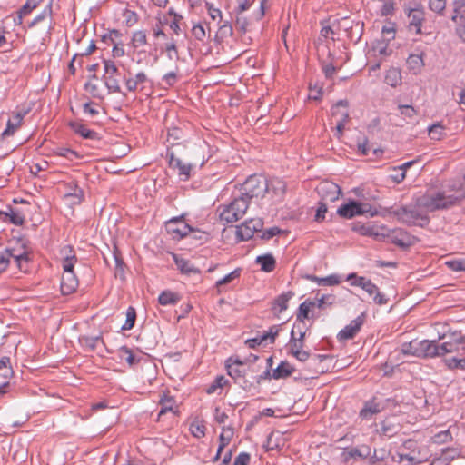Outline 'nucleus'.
Listing matches in <instances>:
<instances>
[{
  "label": "nucleus",
  "instance_id": "obj_43",
  "mask_svg": "<svg viewBox=\"0 0 465 465\" xmlns=\"http://www.w3.org/2000/svg\"><path fill=\"white\" fill-rule=\"evenodd\" d=\"M118 352H119V357L121 358V360L125 361L129 364V366H133L138 362V360H136L132 350L129 349L127 346H122L119 349Z\"/></svg>",
  "mask_w": 465,
  "mask_h": 465
},
{
  "label": "nucleus",
  "instance_id": "obj_53",
  "mask_svg": "<svg viewBox=\"0 0 465 465\" xmlns=\"http://www.w3.org/2000/svg\"><path fill=\"white\" fill-rule=\"evenodd\" d=\"M13 249V255H10V258H14L17 267L20 270H23V263H26L29 261V254L27 252L23 251L22 252L16 253L15 250Z\"/></svg>",
  "mask_w": 465,
  "mask_h": 465
},
{
  "label": "nucleus",
  "instance_id": "obj_37",
  "mask_svg": "<svg viewBox=\"0 0 465 465\" xmlns=\"http://www.w3.org/2000/svg\"><path fill=\"white\" fill-rule=\"evenodd\" d=\"M407 64L409 68L415 73L420 72L424 66L423 53L420 54H410L407 59Z\"/></svg>",
  "mask_w": 465,
  "mask_h": 465
},
{
  "label": "nucleus",
  "instance_id": "obj_18",
  "mask_svg": "<svg viewBox=\"0 0 465 465\" xmlns=\"http://www.w3.org/2000/svg\"><path fill=\"white\" fill-rule=\"evenodd\" d=\"M267 193H272L273 197L277 198V200H281L283 197L286 191V183L282 180L277 177H272L271 179H267Z\"/></svg>",
  "mask_w": 465,
  "mask_h": 465
},
{
  "label": "nucleus",
  "instance_id": "obj_6",
  "mask_svg": "<svg viewBox=\"0 0 465 465\" xmlns=\"http://www.w3.org/2000/svg\"><path fill=\"white\" fill-rule=\"evenodd\" d=\"M378 213L377 208L372 207L370 203L355 200H350L337 209V214L344 219H351L355 216L364 214L370 217H375Z\"/></svg>",
  "mask_w": 465,
  "mask_h": 465
},
{
  "label": "nucleus",
  "instance_id": "obj_39",
  "mask_svg": "<svg viewBox=\"0 0 465 465\" xmlns=\"http://www.w3.org/2000/svg\"><path fill=\"white\" fill-rule=\"evenodd\" d=\"M444 130L445 127L440 123H436L428 128V133L430 139L440 141L446 136Z\"/></svg>",
  "mask_w": 465,
  "mask_h": 465
},
{
  "label": "nucleus",
  "instance_id": "obj_11",
  "mask_svg": "<svg viewBox=\"0 0 465 465\" xmlns=\"http://www.w3.org/2000/svg\"><path fill=\"white\" fill-rule=\"evenodd\" d=\"M165 229L173 240H181L187 237L193 227L184 221V214L173 217L165 223Z\"/></svg>",
  "mask_w": 465,
  "mask_h": 465
},
{
  "label": "nucleus",
  "instance_id": "obj_10",
  "mask_svg": "<svg viewBox=\"0 0 465 465\" xmlns=\"http://www.w3.org/2000/svg\"><path fill=\"white\" fill-rule=\"evenodd\" d=\"M243 365L244 362L239 357H230L225 361L227 374L244 390H248L252 384L244 379Z\"/></svg>",
  "mask_w": 465,
  "mask_h": 465
},
{
  "label": "nucleus",
  "instance_id": "obj_2",
  "mask_svg": "<svg viewBox=\"0 0 465 465\" xmlns=\"http://www.w3.org/2000/svg\"><path fill=\"white\" fill-rule=\"evenodd\" d=\"M465 199V191L460 190L458 194L446 195L444 192L426 193L418 198L420 206L427 212L452 207Z\"/></svg>",
  "mask_w": 465,
  "mask_h": 465
},
{
  "label": "nucleus",
  "instance_id": "obj_12",
  "mask_svg": "<svg viewBox=\"0 0 465 465\" xmlns=\"http://www.w3.org/2000/svg\"><path fill=\"white\" fill-rule=\"evenodd\" d=\"M104 72H105V75L104 76V84H105V86L107 87V89L109 90V92L121 93L124 95H125V94L122 92V89H121L120 84H119V80L116 77L119 71H118V68H117L116 64H114V62H113L111 60H104Z\"/></svg>",
  "mask_w": 465,
  "mask_h": 465
},
{
  "label": "nucleus",
  "instance_id": "obj_24",
  "mask_svg": "<svg viewBox=\"0 0 465 465\" xmlns=\"http://www.w3.org/2000/svg\"><path fill=\"white\" fill-rule=\"evenodd\" d=\"M294 371L295 369L288 361H282L277 368L273 370L272 377L274 380L286 379L290 377Z\"/></svg>",
  "mask_w": 465,
  "mask_h": 465
},
{
  "label": "nucleus",
  "instance_id": "obj_47",
  "mask_svg": "<svg viewBox=\"0 0 465 465\" xmlns=\"http://www.w3.org/2000/svg\"><path fill=\"white\" fill-rule=\"evenodd\" d=\"M13 374L10 358L4 356L0 359V375L4 378H8Z\"/></svg>",
  "mask_w": 465,
  "mask_h": 465
},
{
  "label": "nucleus",
  "instance_id": "obj_15",
  "mask_svg": "<svg viewBox=\"0 0 465 465\" xmlns=\"http://www.w3.org/2000/svg\"><path fill=\"white\" fill-rule=\"evenodd\" d=\"M64 273L61 279V292L64 295H69L74 292L78 287V279L74 272V268H63Z\"/></svg>",
  "mask_w": 465,
  "mask_h": 465
},
{
  "label": "nucleus",
  "instance_id": "obj_5",
  "mask_svg": "<svg viewBox=\"0 0 465 465\" xmlns=\"http://www.w3.org/2000/svg\"><path fill=\"white\" fill-rule=\"evenodd\" d=\"M267 191V178L262 175L253 174L249 176L242 184L240 195L250 203L253 198H262Z\"/></svg>",
  "mask_w": 465,
  "mask_h": 465
},
{
  "label": "nucleus",
  "instance_id": "obj_19",
  "mask_svg": "<svg viewBox=\"0 0 465 465\" xmlns=\"http://www.w3.org/2000/svg\"><path fill=\"white\" fill-rule=\"evenodd\" d=\"M70 127L74 132L84 139L99 140V134L94 130L87 128L85 124L79 121H74L69 123Z\"/></svg>",
  "mask_w": 465,
  "mask_h": 465
},
{
  "label": "nucleus",
  "instance_id": "obj_27",
  "mask_svg": "<svg viewBox=\"0 0 465 465\" xmlns=\"http://www.w3.org/2000/svg\"><path fill=\"white\" fill-rule=\"evenodd\" d=\"M61 254L63 256V268H74V263L77 261L74 251L72 246L66 245L61 250Z\"/></svg>",
  "mask_w": 465,
  "mask_h": 465
},
{
  "label": "nucleus",
  "instance_id": "obj_64",
  "mask_svg": "<svg viewBox=\"0 0 465 465\" xmlns=\"http://www.w3.org/2000/svg\"><path fill=\"white\" fill-rule=\"evenodd\" d=\"M251 456L247 452H241L234 460L233 465H248Z\"/></svg>",
  "mask_w": 465,
  "mask_h": 465
},
{
  "label": "nucleus",
  "instance_id": "obj_9",
  "mask_svg": "<svg viewBox=\"0 0 465 465\" xmlns=\"http://www.w3.org/2000/svg\"><path fill=\"white\" fill-rule=\"evenodd\" d=\"M432 342L430 340L404 342L401 351L403 355H411L420 358H432Z\"/></svg>",
  "mask_w": 465,
  "mask_h": 465
},
{
  "label": "nucleus",
  "instance_id": "obj_34",
  "mask_svg": "<svg viewBox=\"0 0 465 465\" xmlns=\"http://www.w3.org/2000/svg\"><path fill=\"white\" fill-rule=\"evenodd\" d=\"M315 305H316V302H313L311 300H306L305 302L301 303L299 306L298 312H297V317H296L297 321L303 322L304 320L309 319L310 318L309 313H310L311 308L314 307Z\"/></svg>",
  "mask_w": 465,
  "mask_h": 465
},
{
  "label": "nucleus",
  "instance_id": "obj_40",
  "mask_svg": "<svg viewBox=\"0 0 465 465\" xmlns=\"http://www.w3.org/2000/svg\"><path fill=\"white\" fill-rule=\"evenodd\" d=\"M385 231H387L385 227L361 226V233L362 235L372 236L374 238L388 236Z\"/></svg>",
  "mask_w": 465,
  "mask_h": 465
},
{
  "label": "nucleus",
  "instance_id": "obj_63",
  "mask_svg": "<svg viewBox=\"0 0 465 465\" xmlns=\"http://www.w3.org/2000/svg\"><path fill=\"white\" fill-rule=\"evenodd\" d=\"M52 15V5L51 4H49L43 11L41 14H39L38 15H36L34 20L30 23L29 26H34L35 24L43 21L45 17L47 16H51Z\"/></svg>",
  "mask_w": 465,
  "mask_h": 465
},
{
  "label": "nucleus",
  "instance_id": "obj_45",
  "mask_svg": "<svg viewBox=\"0 0 465 465\" xmlns=\"http://www.w3.org/2000/svg\"><path fill=\"white\" fill-rule=\"evenodd\" d=\"M160 405L162 406L161 411H159L158 416L161 417L168 411H173L174 401L172 397L167 394H163L159 401Z\"/></svg>",
  "mask_w": 465,
  "mask_h": 465
},
{
  "label": "nucleus",
  "instance_id": "obj_14",
  "mask_svg": "<svg viewBox=\"0 0 465 465\" xmlns=\"http://www.w3.org/2000/svg\"><path fill=\"white\" fill-rule=\"evenodd\" d=\"M365 322V312H362L356 319L352 320L348 325H346L337 334L339 341L342 342L348 340L353 339L357 333L361 331Z\"/></svg>",
  "mask_w": 465,
  "mask_h": 465
},
{
  "label": "nucleus",
  "instance_id": "obj_29",
  "mask_svg": "<svg viewBox=\"0 0 465 465\" xmlns=\"http://www.w3.org/2000/svg\"><path fill=\"white\" fill-rule=\"evenodd\" d=\"M293 296V292H287L279 295L273 302L272 311L281 313L288 308V302Z\"/></svg>",
  "mask_w": 465,
  "mask_h": 465
},
{
  "label": "nucleus",
  "instance_id": "obj_33",
  "mask_svg": "<svg viewBox=\"0 0 465 465\" xmlns=\"http://www.w3.org/2000/svg\"><path fill=\"white\" fill-rule=\"evenodd\" d=\"M113 257H114V263H115V265H114V275H115V277H118L121 280H124V279L125 263L124 262L123 258L121 256V253L117 250L116 247L113 251Z\"/></svg>",
  "mask_w": 465,
  "mask_h": 465
},
{
  "label": "nucleus",
  "instance_id": "obj_3",
  "mask_svg": "<svg viewBox=\"0 0 465 465\" xmlns=\"http://www.w3.org/2000/svg\"><path fill=\"white\" fill-rule=\"evenodd\" d=\"M427 213L423 207L420 206L418 199L415 204L400 206L393 212L394 215L403 223L420 227L429 224L430 217Z\"/></svg>",
  "mask_w": 465,
  "mask_h": 465
},
{
  "label": "nucleus",
  "instance_id": "obj_30",
  "mask_svg": "<svg viewBox=\"0 0 465 465\" xmlns=\"http://www.w3.org/2000/svg\"><path fill=\"white\" fill-rule=\"evenodd\" d=\"M453 15L451 20L460 24L465 19V0H453L452 2Z\"/></svg>",
  "mask_w": 465,
  "mask_h": 465
},
{
  "label": "nucleus",
  "instance_id": "obj_50",
  "mask_svg": "<svg viewBox=\"0 0 465 465\" xmlns=\"http://www.w3.org/2000/svg\"><path fill=\"white\" fill-rule=\"evenodd\" d=\"M445 264L451 271L465 272V257L447 261Z\"/></svg>",
  "mask_w": 465,
  "mask_h": 465
},
{
  "label": "nucleus",
  "instance_id": "obj_4",
  "mask_svg": "<svg viewBox=\"0 0 465 465\" xmlns=\"http://www.w3.org/2000/svg\"><path fill=\"white\" fill-rule=\"evenodd\" d=\"M184 151V144L181 143H172V147L167 149L166 157L169 159L170 168L177 169L178 175L181 179L186 181L191 176L193 165L190 163L183 162V156Z\"/></svg>",
  "mask_w": 465,
  "mask_h": 465
},
{
  "label": "nucleus",
  "instance_id": "obj_32",
  "mask_svg": "<svg viewBox=\"0 0 465 465\" xmlns=\"http://www.w3.org/2000/svg\"><path fill=\"white\" fill-rule=\"evenodd\" d=\"M256 263L263 272H271L275 269L276 261L272 254L261 255L256 258Z\"/></svg>",
  "mask_w": 465,
  "mask_h": 465
},
{
  "label": "nucleus",
  "instance_id": "obj_46",
  "mask_svg": "<svg viewBox=\"0 0 465 465\" xmlns=\"http://www.w3.org/2000/svg\"><path fill=\"white\" fill-rule=\"evenodd\" d=\"M147 44L146 33L143 30L136 31L133 34L132 45L134 48L143 46Z\"/></svg>",
  "mask_w": 465,
  "mask_h": 465
},
{
  "label": "nucleus",
  "instance_id": "obj_26",
  "mask_svg": "<svg viewBox=\"0 0 465 465\" xmlns=\"http://www.w3.org/2000/svg\"><path fill=\"white\" fill-rule=\"evenodd\" d=\"M381 411V407L379 402H376L374 400L367 401L364 404V407L360 411V417L364 420L371 419L374 414H377Z\"/></svg>",
  "mask_w": 465,
  "mask_h": 465
},
{
  "label": "nucleus",
  "instance_id": "obj_58",
  "mask_svg": "<svg viewBox=\"0 0 465 465\" xmlns=\"http://www.w3.org/2000/svg\"><path fill=\"white\" fill-rule=\"evenodd\" d=\"M429 7L431 11L442 15L446 8V0H429Z\"/></svg>",
  "mask_w": 465,
  "mask_h": 465
},
{
  "label": "nucleus",
  "instance_id": "obj_7",
  "mask_svg": "<svg viewBox=\"0 0 465 465\" xmlns=\"http://www.w3.org/2000/svg\"><path fill=\"white\" fill-rule=\"evenodd\" d=\"M317 192L319 195H321L322 201L319 203L314 220L321 223L325 219V214L327 213V205L323 201L329 200L331 202H334L339 198L341 192V188L333 183H321L317 188Z\"/></svg>",
  "mask_w": 465,
  "mask_h": 465
},
{
  "label": "nucleus",
  "instance_id": "obj_52",
  "mask_svg": "<svg viewBox=\"0 0 465 465\" xmlns=\"http://www.w3.org/2000/svg\"><path fill=\"white\" fill-rule=\"evenodd\" d=\"M10 255H13L12 248H6L0 253V274L8 267Z\"/></svg>",
  "mask_w": 465,
  "mask_h": 465
},
{
  "label": "nucleus",
  "instance_id": "obj_51",
  "mask_svg": "<svg viewBox=\"0 0 465 465\" xmlns=\"http://www.w3.org/2000/svg\"><path fill=\"white\" fill-rule=\"evenodd\" d=\"M9 216L10 222L15 225H22L25 222L24 214L15 209L9 208V213H6Z\"/></svg>",
  "mask_w": 465,
  "mask_h": 465
},
{
  "label": "nucleus",
  "instance_id": "obj_57",
  "mask_svg": "<svg viewBox=\"0 0 465 465\" xmlns=\"http://www.w3.org/2000/svg\"><path fill=\"white\" fill-rule=\"evenodd\" d=\"M165 52L167 54V57L170 60H179V53L177 50L176 43L174 41H172L170 43H167L165 45Z\"/></svg>",
  "mask_w": 465,
  "mask_h": 465
},
{
  "label": "nucleus",
  "instance_id": "obj_8",
  "mask_svg": "<svg viewBox=\"0 0 465 465\" xmlns=\"http://www.w3.org/2000/svg\"><path fill=\"white\" fill-rule=\"evenodd\" d=\"M248 207L249 202L241 195L236 196L230 204L223 207L220 219L226 223H234L245 214Z\"/></svg>",
  "mask_w": 465,
  "mask_h": 465
},
{
  "label": "nucleus",
  "instance_id": "obj_44",
  "mask_svg": "<svg viewBox=\"0 0 465 465\" xmlns=\"http://www.w3.org/2000/svg\"><path fill=\"white\" fill-rule=\"evenodd\" d=\"M187 237H190L195 244L201 245L208 241L209 234L205 232L193 228Z\"/></svg>",
  "mask_w": 465,
  "mask_h": 465
},
{
  "label": "nucleus",
  "instance_id": "obj_17",
  "mask_svg": "<svg viewBox=\"0 0 465 465\" xmlns=\"http://www.w3.org/2000/svg\"><path fill=\"white\" fill-rule=\"evenodd\" d=\"M391 241L393 244L401 247L408 248L411 246L415 242V237L409 234L403 230H394L391 236Z\"/></svg>",
  "mask_w": 465,
  "mask_h": 465
},
{
  "label": "nucleus",
  "instance_id": "obj_42",
  "mask_svg": "<svg viewBox=\"0 0 465 465\" xmlns=\"http://www.w3.org/2000/svg\"><path fill=\"white\" fill-rule=\"evenodd\" d=\"M305 342H302L301 340H296L294 331L292 330L291 332V339L289 343L287 344L288 353L293 355L295 351H302Z\"/></svg>",
  "mask_w": 465,
  "mask_h": 465
},
{
  "label": "nucleus",
  "instance_id": "obj_36",
  "mask_svg": "<svg viewBox=\"0 0 465 465\" xmlns=\"http://www.w3.org/2000/svg\"><path fill=\"white\" fill-rule=\"evenodd\" d=\"M385 83L391 87H396L401 83V74L400 70L396 68H391L387 71L385 75Z\"/></svg>",
  "mask_w": 465,
  "mask_h": 465
},
{
  "label": "nucleus",
  "instance_id": "obj_61",
  "mask_svg": "<svg viewBox=\"0 0 465 465\" xmlns=\"http://www.w3.org/2000/svg\"><path fill=\"white\" fill-rule=\"evenodd\" d=\"M348 120H349V113L347 110H343V112L341 113V118L338 121L337 125H336L338 137L342 135L344 128H345V124Z\"/></svg>",
  "mask_w": 465,
  "mask_h": 465
},
{
  "label": "nucleus",
  "instance_id": "obj_41",
  "mask_svg": "<svg viewBox=\"0 0 465 465\" xmlns=\"http://www.w3.org/2000/svg\"><path fill=\"white\" fill-rule=\"evenodd\" d=\"M371 454V449L370 447H364V452H361V450L359 448H351L349 450L345 451L343 453L344 460L347 461L350 458H360V459H365L369 457Z\"/></svg>",
  "mask_w": 465,
  "mask_h": 465
},
{
  "label": "nucleus",
  "instance_id": "obj_22",
  "mask_svg": "<svg viewBox=\"0 0 465 465\" xmlns=\"http://www.w3.org/2000/svg\"><path fill=\"white\" fill-rule=\"evenodd\" d=\"M400 430L401 428L398 423L394 422L391 419H385L381 423L379 433L381 436L390 439L397 435Z\"/></svg>",
  "mask_w": 465,
  "mask_h": 465
},
{
  "label": "nucleus",
  "instance_id": "obj_62",
  "mask_svg": "<svg viewBox=\"0 0 465 465\" xmlns=\"http://www.w3.org/2000/svg\"><path fill=\"white\" fill-rule=\"evenodd\" d=\"M83 343L89 347L91 350H94L96 348V345L98 342H103V339L101 336H94V337H83L82 340Z\"/></svg>",
  "mask_w": 465,
  "mask_h": 465
},
{
  "label": "nucleus",
  "instance_id": "obj_49",
  "mask_svg": "<svg viewBox=\"0 0 465 465\" xmlns=\"http://www.w3.org/2000/svg\"><path fill=\"white\" fill-rule=\"evenodd\" d=\"M42 0H27L25 4L19 10V23H22V17L28 15L33 9H35Z\"/></svg>",
  "mask_w": 465,
  "mask_h": 465
},
{
  "label": "nucleus",
  "instance_id": "obj_35",
  "mask_svg": "<svg viewBox=\"0 0 465 465\" xmlns=\"http://www.w3.org/2000/svg\"><path fill=\"white\" fill-rule=\"evenodd\" d=\"M180 301V296L171 291H163L158 297V302L161 305H172L175 304Z\"/></svg>",
  "mask_w": 465,
  "mask_h": 465
},
{
  "label": "nucleus",
  "instance_id": "obj_28",
  "mask_svg": "<svg viewBox=\"0 0 465 465\" xmlns=\"http://www.w3.org/2000/svg\"><path fill=\"white\" fill-rule=\"evenodd\" d=\"M306 279L322 286H334L341 282L340 276L336 274H331L323 278L318 277L316 275H306Z\"/></svg>",
  "mask_w": 465,
  "mask_h": 465
},
{
  "label": "nucleus",
  "instance_id": "obj_54",
  "mask_svg": "<svg viewBox=\"0 0 465 465\" xmlns=\"http://www.w3.org/2000/svg\"><path fill=\"white\" fill-rule=\"evenodd\" d=\"M228 382V380L224 376H218L215 378L213 382L207 388L206 392L213 394L219 388L224 387Z\"/></svg>",
  "mask_w": 465,
  "mask_h": 465
},
{
  "label": "nucleus",
  "instance_id": "obj_13",
  "mask_svg": "<svg viewBox=\"0 0 465 465\" xmlns=\"http://www.w3.org/2000/svg\"><path fill=\"white\" fill-rule=\"evenodd\" d=\"M263 222L261 218H252L245 221L240 226H237L236 234L240 241L250 240L255 232L262 230Z\"/></svg>",
  "mask_w": 465,
  "mask_h": 465
},
{
  "label": "nucleus",
  "instance_id": "obj_56",
  "mask_svg": "<svg viewBox=\"0 0 465 465\" xmlns=\"http://www.w3.org/2000/svg\"><path fill=\"white\" fill-rule=\"evenodd\" d=\"M452 436L449 430L440 431L432 437V440L436 444H443L451 441Z\"/></svg>",
  "mask_w": 465,
  "mask_h": 465
},
{
  "label": "nucleus",
  "instance_id": "obj_31",
  "mask_svg": "<svg viewBox=\"0 0 465 465\" xmlns=\"http://www.w3.org/2000/svg\"><path fill=\"white\" fill-rule=\"evenodd\" d=\"M444 362L450 370H465V353L445 357Z\"/></svg>",
  "mask_w": 465,
  "mask_h": 465
},
{
  "label": "nucleus",
  "instance_id": "obj_1",
  "mask_svg": "<svg viewBox=\"0 0 465 465\" xmlns=\"http://www.w3.org/2000/svg\"><path fill=\"white\" fill-rule=\"evenodd\" d=\"M431 342L432 358L465 354V335L461 332L443 334Z\"/></svg>",
  "mask_w": 465,
  "mask_h": 465
},
{
  "label": "nucleus",
  "instance_id": "obj_59",
  "mask_svg": "<svg viewBox=\"0 0 465 465\" xmlns=\"http://www.w3.org/2000/svg\"><path fill=\"white\" fill-rule=\"evenodd\" d=\"M191 433L200 439L205 435V426L198 421H194L190 426Z\"/></svg>",
  "mask_w": 465,
  "mask_h": 465
},
{
  "label": "nucleus",
  "instance_id": "obj_16",
  "mask_svg": "<svg viewBox=\"0 0 465 465\" xmlns=\"http://www.w3.org/2000/svg\"><path fill=\"white\" fill-rule=\"evenodd\" d=\"M408 28L416 34H422L421 26L425 20V12L421 8H410L407 13Z\"/></svg>",
  "mask_w": 465,
  "mask_h": 465
},
{
  "label": "nucleus",
  "instance_id": "obj_23",
  "mask_svg": "<svg viewBox=\"0 0 465 465\" xmlns=\"http://www.w3.org/2000/svg\"><path fill=\"white\" fill-rule=\"evenodd\" d=\"M173 259L177 268L184 274H199L200 270L194 267L188 260L180 257L178 254L173 253Z\"/></svg>",
  "mask_w": 465,
  "mask_h": 465
},
{
  "label": "nucleus",
  "instance_id": "obj_38",
  "mask_svg": "<svg viewBox=\"0 0 465 465\" xmlns=\"http://www.w3.org/2000/svg\"><path fill=\"white\" fill-rule=\"evenodd\" d=\"M234 431L232 427H225L223 426L222 428V433L219 436V445H220V450H223V449L230 444L232 437H233Z\"/></svg>",
  "mask_w": 465,
  "mask_h": 465
},
{
  "label": "nucleus",
  "instance_id": "obj_20",
  "mask_svg": "<svg viewBox=\"0 0 465 465\" xmlns=\"http://www.w3.org/2000/svg\"><path fill=\"white\" fill-rule=\"evenodd\" d=\"M129 74V77L124 78L125 86L129 92H135L140 85L148 82V76L144 72H139L134 76H131L130 73Z\"/></svg>",
  "mask_w": 465,
  "mask_h": 465
},
{
  "label": "nucleus",
  "instance_id": "obj_55",
  "mask_svg": "<svg viewBox=\"0 0 465 465\" xmlns=\"http://www.w3.org/2000/svg\"><path fill=\"white\" fill-rule=\"evenodd\" d=\"M280 331V326L279 325H273L270 327V329L267 331H264L263 334H262V338L263 339L264 342L268 340L270 341V343H273L275 341L276 337L278 336Z\"/></svg>",
  "mask_w": 465,
  "mask_h": 465
},
{
  "label": "nucleus",
  "instance_id": "obj_48",
  "mask_svg": "<svg viewBox=\"0 0 465 465\" xmlns=\"http://www.w3.org/2000/svg\"><path fill=\"white\" fill-rule=\"evenodd\" d=\"M136 320V312L134 307H129L126 312V320L124 325L122 326V330L129 331L131 330L135 323Z\"/></svg>",
  "mask_w": 465,
  "mask_h": 465
},
{
  "label": "nucleus",
  "instance_id": "obj_25",
  "mask_svg": "<svg viewBox=\"0 0 465 465\" xmlns=\"http://www.w3.org/2000/svg\"><path fill=\"white\" fill-rule=\"evenodd\" d=\"M363 290L373 298V302L376 304L383 305L387 303L388 299L385 298L383 293L380 292L378 286L371 281H370Z\"/></svg>",
  "mask_w": 465,
  "mask_h": 465
},
{
  "label": "nucleus",
  "instance_id": "obj_21",
  "mask_svg": "<svg viewBox=\"0 0 465 465\" xmlns=\"http://www.w3.org/2000/svg\"><path fill=\"white\" fill-rule=\"evenodd\" d=\"M28 111L17 112L13 115L12 119H9L6 124L5 130L2 133V136H9L20 127L25 115Z\"/></svg>",
  "mask_w": 465,
  "mask_h": 465
},
{
  "label": "nucleus",
  "instance_id": "obj_60",
  "mask_svg": "<svg viewBox=\"0 0 465 465\" xmlns=\"http://www.w3.org/2000/svg\"><path fill=\"white\" fill-rule=\"evenodd\" d=\"M335 301H336V297L334 295L324 294L318 300L315 306L322 309L325 305H328V306L332 305L335 302Z\"/></svg>",
  "mask_w": 465,
  "mask_h": 465
}]
</instances>
